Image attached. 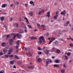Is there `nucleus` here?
<instances>
[{
	"label": "nucleus",
	"mask_w": 73,
	"mask_h": 73,
	"mask_svg": "<svg viewBox=\"0 0 73 73\" xmlns=\"http://www.w3.org/2000/svg\"><path fill=\"white\" fill-rule=\"evenodd\" d=\"M58 15H56L54 17V19H57V17H58Z\"/></svg>",
	"instance_id": "31"
},
{
	"label": "nucleus",
	"mask_w": 73,
	"mask_h": 73,
	"mask_svg": "<svg viewBox=\"0 0 73 73\" xmlns=\"http://www.w3.org/2000/svg\"><path fill=\"white\" fill-rule=\"evenodd\" d=\"M38 53L39 54H41L42 53L41 52H38Z\"/></svg>",
	"instance_id": "58"
},
{
	"label": "nucleus",
	"mask_w": 73,
	"mask_h": 73,
	"mask_svg": "<svg viewBox=\"0 0 73 73\" xmlns=\"http://www.w3.org/2000/svg\"><path fill=\"white\" fill-rule=\"evenodd\" d=\"M4 20V17H1V21H3Z\"/></svg>",
	"instance_id": "29"
},
{
	"label": "nucleus",
	"mask_w": 73,
	"mask_h": 73,
	"mask_svg": "<svg viewBox=\"0 0 73 73\" xmlns=\"http://www.w3.org/2000/svg\"><path fill=\"white\" fill-rule=\"evenodd\" d=\"M3 54H3V52H0V56H2Z\"/></svg>",
	"instance_id": "39"
},
{
	"label": "nucleus",
	"mask_w": 73,
	"mask_h": 73,
	"mask_svg": "<svg viewBox=\"0 0 73 73\" xmlns=\"http://www.w3.org/2000/svg\"><path fill=\"white\" fill-rule=\"evenodd\" d=\"M13 20V19H12V18H11L9 19V21L10 22H11Z\"/></svg>",
	"instance_id": "37"
},
{
	"label": "nucleus",
	"mask_w": 73,
	"mask_h": 73,
	"mask_svg": "<svg viewBox=\"0 0 73 73\" xmlns=\"http://www.w3.org/2000/svg\"><path fill=\"white\" fill-rule=\"evenodd\" d=\"M38 50H41V48H40V47H39L38 48Z\"/></svg>",
	"instance_id": "54"
},
{
	"label": "nucleus",
	"mask_w": 73,
	"mask_h": 73,
	"mask_svg": "<svg viewBox=\"0 0 73 73\" xmlns=\"http://www.w3.org/2000/svg\"><path fill=\"white\" fill-rule=\"evenodd\" d=\"M28 68H30V69H33L34 68V66H31L28 67Z\"/></svg>",
	"instance_id": "19"
},
{
	"label": "nucleus",
	"mask_w": 73,
	"mask_h": 73,
	"mask_svg": "<svg viewBox=\"0 0 73 73\" xmlns=\"http://www.w3.org/2000/svg\"><path fill=\"white\" fill-rule=\"evenodd\" d=\"M60 50L58 49L56 50V52L57 53H60Z\"/></svg>",
	"instance_id": "28"
},
{
	"label": "nucleus",
	"mask_w": 73,
	"mask_h": 73,
	"mask_svg": "<svg viewBox=\"0 0 73 73\" xmlns=\"http://www.w3.org/2000/svg\"><path fill=\"white\" fill-rule=\"evenodd\" d=\"M37 62H41V59L40 58H39L37 59Z\"/></svg>",
	"instance_id": "15"
},
{
	"label": "nucleus",
	"mask_w": 73,
	"mask_h": 73,
	"mask_svg": "<svg viewBox=\"0 0 73 73\" xmlns=\"http://www.w3.org/2000/svg\"><path fill=\"white\" fill-rule=\"evenodd\" d=\"M27 55L28 57H31L32 56V54H31V53H30L29 52H28L27 54Z\"/></svg>",
	"instance_id": "10"
},
{
	"label": "nucleus",
	"mask_w": 73,
	"mask_h": 73,
	"mask_svg": "<svg viewBox=\"0 0 73 73\" xmlns=\"http://www.w3.org/2000/svg\"><path fill=\"white\" fill-rule=\"evenodd\" d=\"M15 61V60H13L10 61V63L11 65H13V64H14V62Z\"/></svg>",
	"instance_id": "11"
},
{
	"label": "nucleus",
	"mask_w": 73,
	"mask_h": 73,
	"mask_svg": "<svg viewBox=\"0 0 73 73\" xmlns=\"http://www.w3.org/2000/svg\"><path fill=\"white\" fill-rule=\"evenodd\" d=\"M49 33H47L46 34V36H49Z\"/></svg>",
	"instance_id": "56"
},
{
	"label": "nucleus",
	"mask_w": 73,
	"mask_h": 73,
	"mask_svg": "<svg viewBox=\"0 0 73 73\" xmlns=\"http://www.w3.org/2000/svg\"><path fill=\"white\" fill-rule=\"evenodd\" d=\"M66 32V30H63L62 31V32Z\"/></svg>",
	"instance_id": "61"
},
{
	"label": "nucleus",
	"mask_w": 73,
	"mask_h": 73,
	"mask_svg": "<svg viewBox=\"0 0 73 73\" xmlns=\"http://www.w3.org/2000/svg\"><path fill=\"white\" fill-rule=\"evenodd\" d=\"M41 27L43 28V31H44V30H45V29H44V25H41Z\"/></svg>",
	"instance_id": "34"
},
{
	"label": "nucleus",
	"mask_w": 73,
	"mask_h": 73,
	"mask_svg": "<svg viewBox=\"0 0 73 73\" xmlns=\"http://www.w3.org/2000/svg\"><path fill=\"white\" fill-rule=\"evenodd\" d=\"M53 66L55 68H60V66L58 64H54Z\"/></svg>",
	"instance_id": "12"
},
{
	"label": "nucleus",
	"mask_w": 73,
	"mask_h": 73,
	"mask_svg": "<svg viewBox=\"0 0 73 73\" xmlns=\"http://www.w3.org/2000/svg\"><path fill=\"white\" fill-rule=\"evenodd\" d=\"M13 68H15V69H16V66L14 65V66H13Z\"/></svg>",
	"instance_id": "59"
},
{
	"label": "nucleus",
	"mask_w": 73,
	"mask_h": 73,
	"mask_svg": "<svg viewBox=\"0 0 73 73\" xmlns=\"http://www.w3.org/2000/svg\"><path fill=\"white\" fill-rule=\"evenodd\" d=\"M63 12V13H66V11L65 10H64Z\"/></svg>",
	"instance_id": "64"
},
{
	"label": "nucleus",
	"mask_w": 73,
	"mask_h": 73,
	"mask_svg": "<svg viewBox=\"0 0 73 73\" xmlns=\"http://www.w3.org/2000/svg\"><path fill=\"white\" fill-rule=\"evenodd\" d=\"M13 51V49L12 48L9 50V52L8 53V54H10L11 53V52Z\"/></svg>",
	"instance_id": "5"
},
{
	"label": "nucleus",
	"mask_w": 73,
	"mask_h": 73,
	"mask_svg": "<svg viewBox=\"0 0 73 73\" xmlns=\"http://www.w3.org/2000/svg\"><path fill=\"white\" fill-rule=\"evenodd\" d=\"M44 12V10H42V11H40L38 13V15H40Z\"/></svg>",
	"instance_id": "7"
},
{
	"label": "nucleus",
	"mask_w": 73,
	"mask_h": 73,
	"mask_svg": "<svg viewBox=\"0 0 73 73\" xmlns=\"http://www.w3.org/2000/svg\"><path fill=\"white\" fill-rule=\"evenodd\" d=\"M17 36V35H14L13 37V40H15V38H16V37Z\"/></svg>",
	"instance_id": "25"
},
{
	"label": "nucleus",
	"mask_w": 73,
	"mask_h": 73,
	"mask_svg": "<svg viewBox=\"0 0 73 73\" xmlns=\"http://www.w3.org/2000/svg\"><path fill=\"white\" fill-rule=\"evenodd\" d=\"M70 54H72L71 52H68L67 53V56H69L70 55Z\"/></svg>",
	"instance_id": "30"
},
{
	"label": "nucleus",
	"mask_w": 73,
	"mask_h": 73,
	"mask_svg": "<svg viewBox=\"0 0 73 73\" xmlns=\"http://www.w3.org/2000/svg\"><path fill=\"white\" fill-rule=\"evenodd\" d=\"M24 49H25L24 50H25L26 51H27V50H28V49L26 47H24Z\"/></svg>",
	"instance_id": "38"
},
{
	"label": "nucleus",
	"mask_w": 73,
	"mask_h": 73,
	"mask_svg": "<svg viewBox=\"0 0 73 73\" xmlns=\"http://www.w3.org/2000/svg\"><path fill=\"white\" fill-rule=\"evenodd\" d=\"M29 15L31 17L33 16V13L32 11H31L29 13Z\"/></svg>",
	"instance_id": "6"
},
{
	"label": "nucleus",
	"mask_w": 73,
	"mask_h": 73,
	"mask_svg": "<svg viewBox=\"0 0 73 73\" xmlns=\"http://www.w3.org/2000/svg\"><path fill=\"white\" fill-rule=\"evenodd\" d=\"M25 6L26 7H27V6H28V4H25Z\"/></svg>",
	"instance_id": "57"
},
{
	"label": "nucleus",
	"mask_w": 73,
	"mask_h": 73,
	"mask_svg": "<svg viewBox=\"0 0 73 73\" xmlns=\"http://www.w3.org/2000/svg\"><path fill=\"white\" fill-rule=\"evenodd\" d=\"M54 62L55 63H58L59 62V60H56L54 61Z\"/></svg>",
	"instance_id": "21"
},
{
	"label": "nucleus",
	"mask_w": 73,
	"mask_h": 73,
	"mask_svg": "<svg viewBox=\"0 0 73 73\" xmlns=\"http://www.w3.org/2000/svg\"><path fill=\"white\" fill-rule=\"evenodd\" d=\"M13 3L15 5H18L19 4V3L18 1H14Z\"/></svg>",
	"instance_id": "4"
},
{
	"label": "nucleus",
	"mask_w": 73,
	"mask_h": 73,
	"mask_svg": "<svg viewBox=\"0 0 73 73\" xmlns=\"http://www.w3.org/2000/svg\"><path fill=\"white\" fill-rule=\"evenodd\" d=\"M31 40H37V38H36L35 37H32L31 38Z\"/></svg>",
	"instance_id": "9"
},
{
	"label": "nucleus",
	"mask_w": 73,
	"mask_h": 73,
	"mask_svg": "<svg viewBox=\"0 0 73 73\" xmlns=\"http://www.w3.org/2000/svg\"><path fill=\"white\" fill-rule=\"evenodd\" d=\"M21 35H19V33H18L17 34V37L18 38H21Z\"/></svg>",
	"instance_id": "14"
},
{
	"label": "nucleus",
	"mask_w": 73,
	"mask_h": 73,
	"mask_svg": "<svg viewBox=\"0 0 73 73\" xmlns=\"http://www.w3.org/2000/svg\"><path fill=\"white\" fill-rule=\"evenodd\" d=\"M13 39H10L9 41V43L11 45H12V44H13Z\"/></svg>",
	"instance_id": "3"
},
{
	"label": "nucleus",
	"mask_w": 73,
	"mask_h": 73,
	"mask_svg": "<svg viewBox=\"0 0 73 73\" xmlns=\"http://www.w3.org/2000/svg\"><path fill=\"white\" fill-rule=\"evenodd\" d=\"M39 42L40 44H41L42 43V42H44V38L43 36H41L39 37Z\"/></svg>",
	"instance_id": "1"
},
{
	"label": "nucleus",
	"mask_w": 73,
	"mask_h": 73,
	"mask_svg": "<svg viewBox=\"0 0 73 73\" xmlns=\"http://www.w3.org/2000/svg\"><path fill=\"white\" fill-rule=\"evenodd\" d=\"M1 45H2V46H5V45H6V43H5V42H3L1 44Z\"/></svg>",
	"instance_id": "22"
},
{
	"label": "nucleus",
	"mask_w": 73,
	"mask_h": 73,
	"mask_svg": "<svg viewBox=\"0 0 73 73\" xmlns=\"http://www.w3.org/2000/svg\"><path fill=\"white\" fill-rule=\"evenodd\" d=\"M14 57L15 58H16V59H19V58L16 55H15Z\"/></svg>",
	"instance_id": "27"
},
{
	"label": "nucleus",
	"mask_w": 73,
	"mask_h": 73,
	"mask_svg": "<svg viewBox=\"0 0 73 73\" xmlns=\"http://www.w3.org/2000/svg\"><path fill=\"white\" fill-rule=\"evenodd\" d=\"M46 16H47L48 17H50V12H48Z\"/></svg>",
	"instance_id": "13"
},
{
	"label": "nucleus",
	"mask_w": 73,
	"mask_h": 73,
	"mask_svg": "<svg viewBox=\"0 0 73 73\" xmlns=\"http://www.w3.org/2000/svg\"><path fill=\"white\" fill-rule=\"evenodd\" d=\"M64 59L65 60H68V56H65Z\"/></svg>",
	"instance_id": "40"
},
{
	"label": "nucleus",
	"mask_w": 73,
	"mask_h": 73,
	"mask_svg": "<svg viewBox=\"0 0 73 73\" xmlns=\"http://www.w3.org/2000/svg\"><path fill=\"white\" fill-rule=\"evenodd\" d=\"M51 40H52V41H54V40H55V39H56V38H53L52 37L51 38Z\"/></svg>",
	"instance_id": "32"
},
{
	"label": "nucleus",
	"mask_w": 73,
	"mask_h": 73,
	"mask_svg": "<svg viewBox=\"0 0 73 73\" xmlns=\"http://www.w3.org/2000/svg\"><path fill=\"white\" fill-rule=\"evenodd\" d=\"M60 71L62 73H64V72H65L64 69H62L60 70Z\"/></svg>",
	"instance_id": "26"
},
{
	"label": "nucleus",
	"mask_w": 73,
	"mask_h": 73,
	"mask_svg": "<svg viewBox=\"0 0 73 73\" xmlns=\"http://www.w3.org/2000/svg\"><path fill=\"white\" fill-rule=\"evenodd\" d=\"M25 32L26 33L28 32V31L27 30V29H25Z\"/></svg>",
	"instance_id": "51"
},
{
	"label": "nucleus",
	"mask_w": 73,
	"mask_h": 73,
	"mask_svg": "<svg viewBox=\"0 0 73 73\" xmlns=\"http://www.w3.org/2000/svg\"><path fill=\"white\" fill-rule=\"evenodd\" d=\"M36 31H37V29H35L34 30V32H36Z\"/></svg>",
	"instance_id": "60"
},
{
	"label": "nucleus",
	"mask_w": 73,
	"mask_h": 73,
	"mask_svg": "<svg viewBox=\"0 0 73 73\" xmlns=\"http://www.w3.org/2000/svg\"><path fill=\"white\" fill-rule=\"evenodd\" d=\"M9 35H7V37H6L5 39V40H7L8 39V38H9Z\"/></svg>",
	"instance_id": "24"
},
{
	"label": "nucleus",
	"mask_w": 73,
	"mask_h": 73,
	"mask_svg": "<svg viewBox=\"0 0 73 73\" xmlns=\"http://www.w3.org/2000/svg\"><path fill=\"white\" fill-rule=\"evenodd\" d=\"M24 28L25 29H27V27H26V26H25V25H24Z\"/></svg>",
	"instance_id": "53"
},
{
	"label": "nucleus",
	"mask_w": 73,
	"mask_h": 73,
	"mask_svg": "<svg viewBox=\"0 0 73 73\" xmlns=\"http://www.w3.org/2000/svg\"><path fill=\"white\" fill-rule=\"evenodd\" d=\"M37 26L38 27H40V24L39 23L37 24Z\"/></svg>",
	"instance_id": "47"
},
{
	"label": "nucleus",
	"mask_w": 73,
	"mask_h": 73,
	"mask_svg": "<svg viewBox=\"0 0 73 73\" xmlns=\"http://www.w3.org/2000/svg\"><path fill=\"white\" fill-rule=\"evenodd\" d=\"M24 19L25 20H26V21H27V24H28L29 23V21H28V19H27V18L24 17Z\"/></svg>",
	"instance_id": "18"
},
{
	"label": "nucleus",
	"mask_w": 73,
	"mask_h": 73,
	"mask_svg": "<svg viewBox=\"0 0 73 73\" xmlns=\"http://www.w3.org/2000/svg\"><path fill=\"white\" fill-rule=\"evenodd\" d=\"M63 67L64 68H66V66H65V64H63Z\"/></svg>",
	"instance_id": "55"
},
{
	"label": "nucleus",
	"mask_w": 73,
	"mask_h": 73,
	"mask_svg": "<svg viewBox=\"0 0 73 73\" xmlns=\"http://www.w3.org/2000/svg\"><path fill=\"white\" fill-rule=\"evenodd\" d=\"M15 26H16V27H18V24L17 23H16L15 24Z\"/></svg>",
	"instance_id": "41"
},
{
	"label": "nucleus",
	"mask_w": 73,
	"mask_h": 73,
	"mask_svg": "<svg viewBox=\"0 0 73 73\" xmlns=\"http://www.w3.org/2000/svg\"><path fill=\"white\" fill-rule=\"evenodd\" d=\"M6 5H7V4H4L2 5V8H5Z\"/></svg>",
	"instance_id": "16"
},
{
	"label": "nucleus",
	"mask_w": 73,
	"mask_h": 73,
	"mask_svg": "<svg viewBox=\"0 0 73 73\" xmlns=\"http://www.w3.org/2000/svg\"><path fill=\"white\" fill-rule=\"evenodd\" d=\"M69 38H70V40H72V41H73V39L71 38V37H70V36H69Z\"/></svg>",
	"instance_id": "46"
},
{
	"label": "nucleus",
	"mask_w": 73,
	"mask_h": 73,
	"mask_svg": "<svg viewBox=\"0 0 73 73\" xmlns=\"http://www.w3.org/2000/svg\"><path fill=\"white\" fill-rule=\"evenodd\" d=\"M61 15H65V13H64L62 12L61 13Z\"/></svg>",
	"instance_id": "42"
},
{
	"label": "nucleus",
	"mask_w": 73,
	"mask_h": 73,
	"mask_svg": "<svg viewBox=\"0 0 73 73\" xmlns=\"http://www.w3.org/2000/svg\"><path fill=\"white\" fill-rule=\"evenodd\" d=\"M16 53H18V52H19V51H18V49H17V50H16Z\"/></svg>",
	"instance_id": "63"
},
{
	"label": "nucleus",
	"mask_w": 73,
	"mask_h": 73,
	"mask_svg": "<svg viewBox=\"0 0 73 73\" xmlns=\"http://www.w3.org/2000/svg\"><path fill=\"white\" fill-rule=\"evenodd\" d=\"M44 52L46 54L48 55V54H49V50H45L44 51Z\"/></svg>",
	"instance_id": "2"
},
{
	"label": "nucleus",
	"mask_w": 73,
	"mask_h": 73,
	"mask_svg": "<svg viewBox=\"0 0 73 73\" xmlns=\"http://www.w3.org/2000/svg\"><path fill=\"white\" fill-rule=\"evenodd\" d=\"M28 27H29V28H31V29H32V26H31L29 25H28Z\"/></svg>",
	"instance_id": "45"
},
{
	"label": "nucleus",
	"mask_w": 73,
	"mask_h": 73,
	"mask_svg": "<svg viewBox=\"0 0 73 73\" xmlns=\"http://www.w3.org/2000/svg\"><path fill=\"white\" fill-rule=\"evenodd\" d=\"M13 55H10L9 56V57H13Z\"/></svg>",
	"instance_id": "52"
},
{
	"label": "nucleus",
	"mask_w": 73,
	"mask_h": 73,
	"mask_svg": "<svg viewBox=\"0 0 73 73\" xmlns=\"http://www.w3.org/2000/svg\"><path fill=\"white\" fill-rule=\"evenodd\" d=\"M7 50L6 49H4L3 50V52L4 53H6V52H7Z\"/></svg>",
	"instance_id": "23"
},
{
	"label": "nucleus",
	"mask_w": 73,
	"mask_h": 73,
	"mask_svg": "<svg viewBox=\"0 0 73 73\" xmlns=\"http://www.w3.org/2000/svg\"><path fill=\"white\" fill-rule=\"evenodd\" d=\"M30 4H33V2L32 1H31L30 2Z\"/></svg>",
	"instance_id": "36"
},
{
	"label": "nucleus",
	"mask_w": 73,
	"mask_h": 73,
	"mask_svg": "<svg viewBox=\"0 0 73 73\" xmlns=\"http://www.w3.org/2000/svg\"><path fill=\"white\" fill-rule=\"evenodd\" d=\"M19 45H17L16 46V49H17V48H19Z\"/></svg>",
	"instance_id": "49"
},
{
	"label": "nucleus",
	"mask_w": 73,
	"mask_h": 73,
	"mask_svg": "<svg viewBox=\"0 0 73 73\" xmlns=\"http://www.w3.org/2000/svg\"><path fill=\"white\" fill-rule=\"evenodd\" d=\"M69 23H70V22L69 21H67L66 23V24H65V25L66 26H67V25H68V24H69Z\"/></svg>",
	"instance_id": "20"
},
{
	"label": "nucleus",
	"mask_w": 73,
	"mask_h": 73,
	"mask_svg": "<svg viewBox=\"0 0 73 73\" xmlns=\"http://www.w3.org/2000/svg\"><path fill=\"white\" fill-rule=\"evenodd\" d=\"M46 60H48L46 62V66H48V65H49V61L48 59H46Z\"/></svg>",
	"instance_id": "8"
},
{
	"label": "nucleus",
	"mask_w": 73,
	"mask_h": 73,
	"mask_svg": "<svg viewBox=\"0 0 73 73\" xmlns=\"http://www.w3.org/2000/svg\"><path fill=\"white\" fill-rule=\"evenodd\" d=\"M9 56L8 55H5V58H8V57Z\"/></svg>",
	"instance_id": "35"
},
{
	"label": "nucleus",
	"mask_w": 73,
	"mask_h": 73,
	"mask_svg": "<svg viewBox=\"0 0 73 73\" xmlns=\"http://www.w3.org/2000/svg\"><path fill=\"white\" fill-rule=\"evenodd\" d=\"M70 46H71V47H73V43H70Z\"/></svg>",
	"instance_id": "33"
},
{
	"label": "nucleus",
	"mask_w": 73,
	"mask_h": 73,
	"mask_svg": "<svg viewBox=\"0 0 73 73\" xmlns=\"http://www.w3.org/2000/svg\"><path fill=\"white\" fill-rule=\"evenodd\" d=\"M52 41H52V40H51L50 41V42H49V44H51V43L52 42Z\"/></svg>",
	"instance_id": "48"
},
{
	"label": "nucleus",
	"mask_w": 73,
	"mask_h": 73,
	"mask_svg": "<svg viewBox=\"0 0 73 73\" xmlns=\"http://www.w3.org/2000/svg\"><path fill=\"white\" fill-rule=\"evenodd\" d=\"M13 6V3L11 4L10 5V7H12Z\"/></svg>",
	"instance_id": "50"
},
{
	"label": "nucleus",
	"mask_w": 73,
	"mask_h": 73,
	"mask_svg": "<svg viewBox=\"0 0 73 73\" xmlns=\"http://www.w3.org/2000/svg\"><path fill=\"white\" fill-rule=\"evenodd\" d=\"M21 25L23 27L24 25H25V23H24L23 22H22L21 23Z\"/></svg>",
	"instance_id": "44"
},
{
	"label": "nucleus",
	"mask_w": 73,
	"mask_h": 73,
	"mask_svg": "<svg viewBox=\"0 0 73 73\" xmlns=\"http://www.w3.org/2000/svg\"><path fill=\"white\" fill-rule=\"evenodd\" d=\"M55 49V48H53L52 49V50L51 51V52H53L54 51V50Z\"/></svg>",
	"instance_id": "43"
},
{
	"label": "nucleus",
	"mask_w": 73,
	"mask_h": 73,
	"mask_svg": "<svg viewBox=\"0 0 73 73\" xmlns=\"http://www.w3.org/2000/svg\"><path fill=\"white\" fill-rule=\"evenodd\" d=\"M20 42V41L19 40H17V45H19V44Z\"/></svg>",
	"instance_id": "17"
},
{
	"label": "nucleus",
	"mask_w": 73,
	"mask_h": 73,
	"mask_svg": "<svg viewBox=\"0 0 73 73\" xmlns=\"http://www.w3.org/2000/svg\"><path fill=\"white\" fill-rule=\"evenodd\" d=\"M56 14H58V11H57L56 12Z\"/></svg>",
	"instance_id": "62"
}]
</instances>
